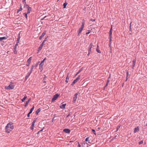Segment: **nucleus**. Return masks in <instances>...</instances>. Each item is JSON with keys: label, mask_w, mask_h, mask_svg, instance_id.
Returning <instances> with one entry per match:
<instances>
[{"label": "nucleus", "mask_w": 147, "mask_h": 147, "mask_svg": "<svg viewBox=\"0 0 147 147\" xmlns=\"http://www.w3.org/2000/svg\"><path fill=\"white\" fill-rule=\"evenodd\" d=\"M13 123L11 122H9L5 127V131L9 133L14 129V126L13 125Z\"/></svg>", "instance_id": "1"}, {"label": "nucleus", "mask_w": 147, "mask_h": 147, "mask_svg": "<svg viewBox=\"0 0 147 147\" xmlns=\"http://www.w3.org/2000/svg\"><path fill=\"white\" fill-rule=\"evenodd\" d=\"M46 59V58H44L42 61H41V63L39 65V69L40 70V71H41L43 69V66L44 65L43 63L44 62L45 60Z\"/></svg>", "instance_id": "2"}, {"label": "nucleus", "mask_w": 147, "mask_h": 147, "mask_svg": "<svg viewBox=\"0 0 147 147\" xmlns=\"http://www.w3.org/2000/svg\"><path fill=\"white\" fill-rule=\"evenodd\" d=\"M14 88V86L12 85H9L8 86H5V89L7 90L13 89Z\"/></svg>", "instance_id": "3"}, {"label": "nucleus", "mask_w": 147, "mask_h": 147, "mask_svg": "<svg viewBox=\"0 0 147 147\" xmlns=\"http://www.w3.org/2000/svg\"><path fill=\"white\" fill-rule=\"evenodd\" d=\"M60 94H55L52 98V101L53 102L56 100L58 98V97L59 96Z\"/></svg>", "instance_id": "4"}, {"label": "nucleus", "mask_w": 147, "mask_h": 147, "mask_svg": "<svg viewBox=\"0 0 147 147\" xmlns=\"http://www.w3.org/2000/svg\"><path fill=\"white\" fill-rule=\"evenodd\" d=\"M78 95V94L77 93H76L75 94L74 97L73 98V100L72 101V102L73 103H75L76 100L77 99V95Z\"/></svg>", "instance_id": "5"}, {"label": "nucleus", "mask_w": 147, "mask_h": 147, "mask_svg": "<svg viewBox=\"0 0 147 147\" xmlns=\"http://www.w3.org/2000/svg\"><path fill=\"white\" fill-rule=\"evenodd\" d=\"M47 31L45 30L42 33L41 35L39 37V39L40 40H41L42 38L45 36V35L46 34Z\"/></svg>", "instance_id": "6"}, {"label": "nucleus", "mask_w": 147, "mask_h": 147, "mask_svg": "<svg viewBox=\"0 0 147 147\" xmlns=\"http://www.w3.org/2000/svg\"><path fill=\"white\" fill-rule=\"evenodd\" d=\"M32 72L31 71H29V72L27 74V75H26V77H25V80H26L29 77L30 75V74L32 73Z\"/></svg>", "instance_id": "7"}, {"label": "nucleus", "mask_w": 147, "mask_h": 147, "mask_svg": "<svg viewBox=\"0 0 147 147\" xmlns=\"http://www.w3.org/2000/svg\"><path fill=\"white\" fill-rule=\"evenodd\" d=\"M63 131L66 133L68 134L70 132V130L69 129H65L63 130Z\"/></svg>", "instance_id": "8"}, {"label": "nucleus", "mask_w": 147, "mask_h": 147, "mask_svg": "<svg viewBox=\"0 0 147 147\" xmlns=\"http://www.w3.org/2000/svg\"><path fill=\"white\" fill-rule=\"evenodd\" d=\"M136 59H134L132 61L133 64H132V66L131 67V68L132 69H134V68L135 67V63H136Z\"/></svg>", "instance_id": "9"}, {"label": "nucleus", "mask_w": 147, "mask_h": 147, "mask_svg": "<svg viewBox=\"0 0 147 147\" xmlns=\"http://www.w3.org/2000/svg\"><path fill=\"white\" fill-rule=\"evenodd\" d=\"M44 43L43 42L40 45V47H39L38 48V51H39L41 50L42 47L44 44Z\"/></svg>", "instance_id": "10"}, {"label": "nucleus", "mask_w": 147, "mask_h": 147, "mask_svg": "<svg viewBox=\"0 0 147 147\" xmlns=\"http://www.w3.org/2000/svg\"><path fill=\"white\" fill-rule=\"evenodd\" d=\"M31 100V98H30L28 100L26 101L25 105V107H26L28 105V103H29L30 101Z\"/></svg>", "instance_id": "11"}, {"label": "nucleus", "mask_w": 147, "mask_h": 147, "mask_svg": "<svg viewBox=\"0 0 147 147\" xmlns=\"http://www.w3.org/2000/svg\"><path fill=\"white\" fill-rule=\"evenodd\" d=\"M80 75L74 81L76 83L77 82L80 78Z\"/></svg>", "instance_id": "12"}, {"label": "nucleus", "mask_w": 147, "mask_h": 147, "mask_svg": "<svg viewBox=\"0 0 147 147\" xmlns=\"http://www.w3.org/2000/svg\"><path fill=\"white\" fill-rule=\"evenodd\" d=\"M66 104H63L60 106V107L61 109H64L65 108V106Z\"/></svg>", "instance_id": "13"}, {"label": "nucleus", "mask_w": 147, "mask_h": 147, "mask_svg": "<svg viewBox=\"0 0 147 147\" xmlns=\"http://www.w3.org/2000/svg\"><path fill=\"white\" fill-rule=\"evenodd\" d=\"M84 19H83L82 20V23L81 26L80 28H82L83 29L84 27Z\"/></svg>", "instance_id": "14"}, {"label": "nucleus", "mask_w": 147, "mask_h": 147, "mask_svg": "<svg viewBox=\"0 0 147 147\" xmlns=\"http://www.w3.org/2000/svg\"><path fill=\"white\" fill-rule=\"evenodd\" d=\"M139 130V129L138 128V127H136L135 128L134 130V132L135 133L137 132Z\"/></svg>", "instance_id": "15"}, {"label": "nucleus", "mask_w": 147, "mask_h": 147, "mask_svg": "<svg viewBox=\"0 0 147 147\" xmlns=\"http://www.w3.org/2000/svg\"><path fill=\"white\" fill-rule=\"evenodd\" d=\"M41 109L40 108H39L36 111V114L37 115H38V113L40 112Z\"/></svg>", "instance_id": "16"}, {"label": "nucleus", "mask_w": 147, "mask_h": 147, "mask_svg": "<svg viewBox=\"0 0 147 147\" xmlns=\"http://www.w3.org/2000/svg\"><path fill=\"white\" fill-rule=\"evenodd\" d=\"M32 57H30L28 59V60L27 61V63H28V64H30V62H31V60H32Z\"/></svg>", "instance_id": "17"}, {"label": "nucleus", "mask_w": 147, "mask_h": 147, "mask_svg": "<svg viewBox=\"0 0 147 147\" xmlns=\"http://www.w3.org/2000/svg\"><path fill=\"white\" fill-rule=\"evenodd\" d=\"M84 69V67H82L78 71V72L76 73V76L78 74H79L82 70Z\"/></svg>", "instance_id": "18"}, {"label": "nucleus", "mask_w": 147, "mask_h": 147, "mask_svg": "<svg viewBox=\"0 0 147 147\" xmlns=\"http://www.w3.org/2000/svg\"><path fill=\"white\" fill-rule=\"evenodd\" d=\"M7 39V38L5 37H0V41H1L3 40H5Z\"/></svg>", "instance_id": "19"}, {"label": "nucleus", "mask_w": 147, "mask_h": 147, "mask_svg": "<svg viewBox=\"0 0 147 147\" xmlns=\"http://www.w3.org/2000/svg\"><path fill=\"white\" fill-rule=\"evenodd\" d=\"M27 96L25 95L22 100V102H24L25 100L27 98Z\"/></svg>", "instance_id": "20"}, {"label": "nucleus", "mask_w": 147, "mask_h": 147, "mask_svg": "<svg viewBox=\"0 0 147 147\" xmlns=\"http://www.w3.org/2000/svg\"><path fill=\"white\" fill-rule=\"evenodd\" d=\"M112 32H109V38H112Z\"/></svg>", "instance_id": "21"}, {"label": "nucleus", "mask_w": 147, "mask_h": 147, "mask_svg": "<svg viewBox=\"0 0 147 147\" xmlns=\"http://www.w3.org/2000/svg\"><path fill=\"white\" fill-rule=\"evenodd\" d=\"M83 28H80L79 30V31H78V34H80L82 31L83 30Z\"/></svg>", "instance_id": "22"}, {"label": "nucleus", "mask_w": 147, "mask_h": 147, "mask_svg": "<svg viewBox=\"0 0 147 147\" xmlns=\"http://www.w3.org/2000/svg\"><path fill=\"white\" fill-rule=\"evenodd\" d=\"M36 119L34 120L32 122L31 126H34V125H35V122H36Z\"/></svg>", "instance_id": "23"}, {"label": "nucleus", "mask_w": 147, "mask_h": 147, "mask_svg": "<svg viewBox=\"0 0 147 147\" xmlns=\"http://www.w3.org/2000/svg\"><path fill=\"white\" fill-rule=\"evenodd\" d=\"M28 9V11H27V13H29L32 10V8L31 7H30V8H29Z\"/></svg>", "instance_id": "24"}, {"label": "nucleus", "mask_w": 147, "mask_h": 147, "mask_svg": "<svg viewBox=\"0 0 147 147\" xmlns=\"http://www.w3.org/2000/svg\"><path fill=\"white\" fill-rule=\"evenodd\" d=\"M67 3L66 2H65V3H64L63 4V8H66V6L67 5Z\"/></svg>", "instance_id": "25"}, {"label": "nucleus", "mask_w": 147, "mask_h": 147, "mask_svg": "<svg viewBox=\"0 0 147 147\" xmlns=\"http://www.w3.org/2000/svg\"><path fill=\"white\" fill-rule=\"evenodd\" d=\"M69 78L67 76L66 78V80H65V82L67 83L68 82V80H69Z\"/></svg>", "instance_id": "26"}, {"label": "nucleus", "mask_w": 147, "mask_h": 147, "mask_svg": "<svg viewBox=\"0 0 147 147\" xmlns=\"http://www.w3.org/2000/svg\"><path fill=\"white\" fill-rule=\"evenodd\" d=\"M34 109V107L33 106L30 109V111L29 112H30V113H31L32 112Z\"/></svg>", "instance_id": "27"}, {"label": "nucleus", "mask_w": 147, "mask_h": 147, "mask_svg": "<svg viewBox=\"0 0 147 147\" xmlns=\"http://www.w3.org/2000/svg\"><path fill=\"white\" fill-rule=\"evenodd\" d=\"M28 13H23V15H24V16H25L26 18L27 19V14Z\"/></svg>", "instance_id": "28"}, {"label": "nucleus", "mask_w": 147, "mask_h": 147, "mask_svg": "<svg viewBox=\"0 0 147 147\" xmlns=\"http://www.w3.org/2000/svg\"><path fill=\"white\" fill-rule=\"evenodd\" d=\"M92 43H90V45L89 46V49H91L92 48Z\"/></svg>", "instance_id": "29"}, {"label": "nucleus", "mask_w": 147, "mask_h": 147, "mask_svg": "<svg viewBox=\"0 0 147 147\" xmlns=\"http://www.w3.org/2000/svg\"><path fill=\"white\" fill-rule=\"evenodd\" d=\"M34 65H33L32 66V67H31L30 69V70L32 72L33 69L34 68Z\"/></svg>", "instance_id": "30"}, {"label": "nucleus", "mask_w": 147, "mask_h": 147, "mask_svg": "<svg viewBox=\"0 0 147 147\" xmlns=\"http://www.w3.org/2000/svg\"><path fill=\"white\" fill-rule=\"evenodd\" d=\"M89 137H88L86 139L85 141H86V142H88V141H89Z\"/></svg>", "instance_id": "31"}, {"label": "nucleus", "mask_w": 147, "mask_h": 147, "mask_svg": "<svg viewBox=\"0 0 147 147\" xmlns=\"http://www.w3.org/2000/svg\"><path fill=\"white\" fill-rule=\"evenodd\" d=\"M120 125H118L117 127V128H116V129H117L116 131H117L120 128Z\"/></svg>", "instance_id": "32"}, {"label": "nucleus", "mask_w": 147, "mask_h": 147, "mask_svg": "<svg viewBox=\"0 0 147 147\" xmlns=\"http://www.w3.org/2000/svg\"><path fill=\"white\" fill-rule=\"evenodd\" d=\"M92 131L93 132V133L95 134V135H96V132H95V130L94 129H92Z\"/></svg>", "instance_id": "33"}, {"label": "nucleus", "mask_w": 147, "mask_h": 147, "mask_svg": "<svg viewBox=\"0 0 147 147\" xmlns=\"http://www.w3.org/2000/svg\"><path fill=\"white\" fill-rule=\"evenodd\" d=\"M25 7L27 9H28L30 7H29L28 5H26Z\"/></svg>", "instance_id": "34"}, {"label": "nucleus", "mask_w": 147, "mask_h": 147, "mask_svg": "<svg viewBox=\"0 0 147 147\" xmlns=\"http://www.w3.org/2000/svg\"><path fill=\"white\" fill-rule=\"evenodd\" d=\"M18 45V44H17V43H16L15 45V46H14V49H16V47H17V46Z\"/></svg>", "instance_id": "35"}, {"label": "nucleus", "mask_w": 147, "mask_h": 147, "mask_svg": "<svg viewBox=\"0 0 147 147\" xmlns=\"http://www.w3.org/2000/svg\"><path fill=\"white\" fill-rule=\"evenodd\" d=\"M96 51L98 53H101V51H100L99 49H98L97 48L96 49Z\"/></svg>", "instance_id": "36"}, {"label": "nucleus", "mask_w": 147, "mask_h": 147, "mask_svg": "<svg viewBox=\"0 0 147 147\" xmlns=\"http://www.w3.org/2000/svg\"><path fill=\"white\" fill-rule=\"evenodd\" d=\"M19 40L20 38H19L17 40L16 43H17L18 44V43L19 42Z\"/></svg>", "instance_id": "37"}, {"label": "nucleus", "mask_w": 147, "mask_h": 147, "mask_svg": "<svg viewBox=\"0 0 147 147\" xmlns=\"http://www.w3.org/2000/svg\"><path fill=\"white\" fill-rule=\"evenodd\" d=\"M14 53L15 54H16L17 53V51H16V49H14Z\"/></svg>", "instance_id": "38"}, {"label": "nucleus", "mask_w": 147, "mask_h": 147, "mask_svg": "<svg viewBox=\"0 0 147 147\" xmlns=\"http://www.w3.org/2000/svg\"><path fill=\"white\" fill-rule=\"evenodd\" d=\"M129 74V72L128 71H127V72H126V75H127L126 80H127V77L128 76Z\"/></svg>", "instance_id": "39"}, {"label": "nucleus", "mask_w": 147, "mask_h": 147, "mask_svg": "<svg viewBox=\"0 0 147 147\" xmlns=\"http://www.w3.org/2000/svg\"><path fill=\"white\" fill-rule=\"evenodd\" d=\"M34 126H31L30 127V129L31 130H33V129H34Z\"/></svg>", "instance_id": "40"}, {"label": "nucleus", "mask_w": 147, "mask_h": 147, "mask_svg": "<svg viewBox=\"0 0 147 147\" xmlns=\"http://www.w3.org/2000/svg\"><path fill=\"white\" fill-rule=\"evenodd\" d=\"M112 26H111V27L110 30L109 32H112Z\"/></svg>", "instance_id": "41"}, {"label": "nucleus", "mask_w": 147, "mask_h": 147, "mask_svg": "<svg viewBox=\"0 0 147 147\" xmlns=\"http://www.w3.org/2000/svg\"><path fill=\"white\" fill-rule=\"evenodd\" d=\"M48 37V36H47V37L46 38H45V40H44V41H43V42H44V43H45V41H46V40H47V38Z\"/></svg>", "instance_id": "42"}, {"label": "nucleus", "mask_w": 147, "mask_h": 147, "mask_svg": "<svg viewBox=\"0 0 147 147\" xmlns=\"http://www.w3.org/2000/svg\"><path fill=\"white\" fill-rule=\"evenodd\" d=\"M143 143V142L142 141H141L139 142V145Z\"/></svg>", "instance_id": "43"}, {"label": "nucleus", "mask_w": 147, "mask_h": 147, "mask_svg": "<svg viewBox=\"0 0 147 147\" xmlns=\"http://www.w3.org/2000/svg\"><path fill=\"white\" fill-rule=\"evenodd\" d=\"M109 43L111 44V41H112V38H109Z\"/></svg>", "instance_id": "44"}, {"label": "nucleus", "mask_w": 147, "mask_h": 147, "mask_svg": "<svg viewBox=\"0 0 147 147\" xmlns=\"http://www.w3.org/2000/svg\"><path fill=\"white\" fill-rule=\"evenodd\" d=\"M20 11H21L22 10V7L21 5L20 7V8L19 9Z\"/></svg>", "instance_id": "45"}, {"label": "nucleus", "mask_w": 147, "mask_h": 147, "mask_svg": "<svg viewBox=\"0 0 147 147\" xmlns=\"http://www.w3.org/2000/svg\"><path fill=\"white\" fill-rule=\"evenodd\" d=\"M31 113H30V112H29L28 115H27V117H29L30 116V114H31Z\"/></svg>", "instance_id": "46"}, {"label": "nucleus", "mask_w": 147, "mask_h": 147, "mask_svg": "<svg viewBox=\"0 0 147 147\" xmlns=\"http://www.w3.org/2000/svg\"><path fill=\"white\" fill-rule=\"evenodd\" d=\"M90 20L92 21V22H94V21H95V19H90Z\"/></svg>", "instance_id": "47"}, {"label": "nucleus", "mask_w": 147, "mask_h": 147, "mask_svg": "<svg viewBox=\"0 0 147 147\" xmlns=\"http://www.w3.org/2000/svg\"><path fill=\"white\" fill-rule=\"evenodd\" d=\"M75 83H76L74 81H73V82H72V83L71 84V85H73Z\"/></svg>", "instance_id": "48"}, {"label": "nucleus", "mask_w": 147, "mask_h": 147, "mask_svg": "<svg viewBox=\"0 0 147 147\" xmlns=\"http://www.w3.org/2000/svg\"><path fill=\"white\" fill-rule=\"evenodd\" d=\"M109 81H110L109 80V79H107V83L109 84Z\"/></svg>", "instance_id": "49"}, {"label": "nucleus", "mask_w": 147, "mask_h": 147, "mask_svg": "<svg viewBox=\"0 0 147 147\" xmlns=\"http://www.w3.org/2000/svg\"><path fill=\"white\" fill-rule=\"evenodd\" d=\"M108 84H109L108 83H106V84L105 86V88L106 87H107L108 86Z\"/></svg>", "instance_id": "50"}, {"label": "nucleus", "mask_w": 147, "mask_h": 147, "mask_svg": "<svg viewBox=\"0 0 147 147\" xmlns=\"http://www.w3.org/2000/svg\"><path fill=\"white\" fill-rule=\"evenodd\" d=\"M88 52H90L91 53L92 52L91 49H89Z\"/></svg>", "instance_id": "51"}, {"label": "nucleus", "mask_w": 147, "mask_h": 147, "mask_svg": "<svg viewBox=\"0 0 147 147\" xmlns=\"http://www.w3.org/2000/svg\"><path fill=\"white\" fill-rule=\"evenodd\" d=\"M78 147H81V145L78 142Z\"/></svg>", "instance_id": "52"}, {"label": "nucleus", "mask_w": 147, "mask_h": 147, "mask_svg": "<svg viewBox=\"0 0 147 147\" xmlns=\"http://www.w3.org/2000/svg\"><path fill=\"white\" fill-rule=\"evenodd\" d=\"M24 3V7H25L26 5H27L26 2H25V3Z\"/></svg>", "instance_id": "53"}, {"label": "nucleus", "mask_w": 147, "mask_h": 147, "mask_svg": "<svg viewBox=\"0 0 147 147\" xmlns=\"http://www.w3.org/2000/svg\"><path fill=\"white\" fill-rule=\"evenodd\" d=\"M44 127H43L42 129H41L39 131L40 132L41 131H43V129H44Z\"/></svg>", "instance_id": "54"}, {"label": "nucleus", "mask_w": 147, "mask_h": 147, "mask_svg": "<svg viewBox=\"0 0 147 147\" xmlns=\"http://www.w3.org/2000/svg\"><path fill=\"white\" fill-rule=\"evenodd\" d=\"M110 78H111V75L110 74V75H109V77H108V79H109Z\"/></svg>", "instance_id": "55"}, {"label": "nucleus", "mask_w": 147, "mask_h": 147, "mask_svg": "<svg viewBox=\"0 0 147 147\" xmlns=\"http://www.w3.org/2000/svg\"><path fill=\"white\" fill-rule=\"evenodd\" d=\"M26 0H23L22 1V2H23V3H25V2H26Z\"/></svg>", "instance_id": "56"}, {"label": "nucleus", "mask_w": 147, "mask_h": 147, "mask_svg": "<svg viewBox=\"0 0 147 147\" xmlns=\"http://www.w3.org/2000/svg\"><path fill=\"white\" fill-rule=\"evenodd\" d=\"M46 16H45V17H44L43 18H42V19H41V20H43V19H45V18H46Z\"/></svg>", "instance_id": "57"}, {"label": "nucleus", "mask_w": 147, "mask_h": 147, "mask_svg": "<svg viewBox=\"0 0 147 147\" xmlns=\"http://www.w3.org/2000/svg\"><path fill=\"white\" fill-rule=\"evenodd\" d=\"M30 64H28H28H26V66H29V65Z\"/></svg>", "instance_id": "58"}, {"label": "nucleus", "mask_w": 147, "mask_h": 147, "mask_svg": "<svg viewBox=\"0 0 147 147\" xmlns=\"http://www.w3.org/2000/svg\"><path fill=\"white\" fill-rule=\"evenodd\" d=\"M90 32H86V34H89Z\"/></svg>", "instance_id": "59"}, {"label": "nucleus", "mask_w": 147, "mask_h": 147, "mask_svg": "<svg viewBox=\"0 0 147 147\" xmlns=\"http://www.w3.org/2000/svg\"><path fill=\"white\" fill-rule=\"evenodd\" d=\"M54 118H53V119H52V122H53V121H54Z\"/></svg>", "instance_id": "60"}, {"label": "nucleus", "mask_w": 147, "mask_h": 147, "mask_svg": "<svg viewBox=\"0 0 147 147\" xmlns=\"http://www.w3.org/2000/svg\"><path fill=\"white\" fill-rule=\"evenodd\" d=\"M20 11L19 10H17V13H18Z\"/></svg>", "instance_id": "61"}, {"label": "nucleus", "mask_w": 147, "mask_h": 147, "mask_svg": "<svg viewBox=\"0 0 147 147\" xmlns=\"http://www.w3.org/2000/svg\"><path fill=\"white\" fill-rule=\"evenodd\" d=\"M111 44H110V43L109 44V47H110V48H111Z\"/></svg>", "instance_id": "62"}, {"label": "nucleus", "mask_w": 147, "mask_h": 147, "mask_svg": "<svg viewBox=\"0 0 147 147\" xmlns=\"http://www.w3.org/2000/svg\"><path fill=\"white\" fill-rule=\"evenodd\" d=\"M69 114H68V115H67V117H67H67H68L69 116Z\"/></svg>", "instance_id": "63"}, {"label": "nucleus", "mask_w": 147, "mask_h": 147, "mask_svg": "<svg viewBox=\"0 0 147 147\" xmlns=\"http://www.w3.org/2000/svg\"><path fill=\"white\" fill-rule=\"evenodd\" d=\"M90 53H90V52H88V55H89Z\"/></svg>", "instance_id": "64"}]
</instances>
